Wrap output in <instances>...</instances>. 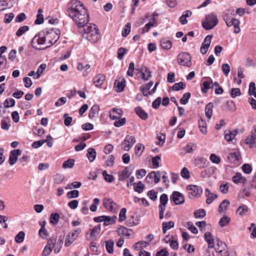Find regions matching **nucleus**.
<instances>
[{"label": "nucleus", "mask_w": 256, "mask_h": 256, "mask_svg": "<svg viewBox=\"0 0 256 256\" xmlns=\"http://www.w3.org/2000/svg\"><path fill=\"white\" fill-rule=\"evenodd\" d=\"M105 79L106 76L104 75L98 74L94 78L93 82L96 86L98 87L103 84Z\"/></svg>", "instance_id": "20"}, {"label": "nucleus", "mask_w": 256, "mask_h": 256, "mask_svg": "<svg viewBox=\"0 0 256 256\" xmlns=\"http://www.w3.org/2000/svg\"><path fill=\"white\" fill-rule=\"evenodd\" d=\"M218 24L217 16L214 14H210L206 16L202 26L205 30H210L216 26Z\"/></svg>", "instance_id": "3"}, {"label": "nucleus", "mask_w": 256, "mask_h": 256, "mask_svg": "<svg viewBox=\"0 0 256 256\" xmlns=\"http://www.w3.org/2000/svg\"><path fill=\"white\" fill-rule=\"evenodd\" d=\"M102 176L104 180L108 182H112L114 180V177L110 174H108L106 170L102 172Z\"/></svg>", "instance_id": "58"}, {"label": "nucleus", "mask_w": 256, "mask_h": 256, "mask_svg": "<svg viewBox=\"0 0 256 256\" xmlns=\"http://www.w3.org/2000/svg\"><path fill=\"white\" fill-rule=\"evenodd\" d=\"M170 199H172L176 205L180 204L184 202V196L178 192H173Z\"/></svg>", "instance_id": "11"}, {"label": "nucleus", "mask_w": 256, "mask_h": 256, "mask_svg": "<svg viewBox=\"0 0 256 256\" xmlns=\"http://www.w3.org/2000/svg\"><path fill=\"white\" fill-rule=\"evenodd\" d=\"M22 154L21 150L18 149L14 150L10 152L8 162L10 165H14L16 163L18 160V156H20Z\"/></svg>", "instance_id": "12"}, {"label": "nucleus", "mask_w": 256, "mask_h": 256, "mask_svg": "<svg viewBox=\"0 0 256 256\" xmlns=\"http://www.w3.org/2000/svg\"><path fill=\"white\" fill-rule=\"evenodd\" d=\"M44 34H45L46 41L50 46L56 43L60 38L59 33L52 29L46 32H44Z\"/></svg>", "instance_id": "5"}, {"label": "nucleus", "mask_w": 256, "mask_h": 256, "mask_svg": "<svg viewBox=\"0 0 256 256\" xmlns=\"http://www.w3.org/2000/svg\"><path fill=\"white\" fill-rule=\"evenodd\" d=\"M82 30H80L82 34V36L87 39L88 41L92 43L96 42L100 38L98 34V30L96 25L90 24H86L82 28Z\"/></svg>", "instance_id": "2"}, {"label": "nucleus", "mask_w": 256, "mask_h": 256, "mask_svg": "<svg viewBox=\"0 0 256 256\" xmlns=\"http://www.w3.org/2000/svg\"><path fill=\"white\" fill-rule=\"evenodd\" d=\"M126 208H122L120 210L119 214L118 221L120 222H123L126 218Z\"/></svg>", "instance_id": "61"}, {"label": "nucleus", "mask_w": 256, "mask_h": 256, "mask_svg": "<svg viewBox=\"0 0 256 256\" xmlns=\"http://www.w3.org/2000/svg\"><path fill=\"white\" fill-rule=\"evenodd\" d=\"M205 194L206 197L207 198L206 200V202L208 204H211L218 197L216 194L210 192L208 188L206 189Z\"/></svg>", "instance_id": "23"}, {"label": "nucleus", "mask_w": 256, "mask_h": 256, "mask_svg": "<svg viewBox=\"0 0 256 256\" xmlns=\"http://www.w3.org/2000/svg\"><path fill=\"white\" fill-rule=\"evenodd\" d=\"M186 86V84L182 82H180L174 84L172 86V89L174 90H179L183 89Z\"/></svg>", "instance_id": "64"}, {"label": "nucleus", "mask_w": 256, "mask_h": 256, "mask_svg": "<svg viewBox=\"0 0 256 256\" xmlns=\"http://www.w3.org/2000/svg\"><path fill=\"white\" fill-rule=\"evenodd\" d=\"M206 214V211L204 209L196 210L194 212V216L196 218H202Z\"/></svg>", "instance_id": "53"}, {"label": "nucleus", "mask_w": 256, "mask_h": 256, "mask_svg": "<svg viewBox=\"0 0 256 256\" xmlns=\"http://www.w3.org/2000/svg\"><path fill=\"white\" fill-rule=\"evenodd\" d=\"M248 93L250 96H254L256 98V86L254 82L250 84Z\"/></svg>", "instance_id": "42"}, {"label": "nucleus", "mask_w": 256, "mask_h": 256, "mask_svg": "<svg viewBox=\"0 0 256 256\" xmlns=\"http://www.w3.org/2000/svg\"><path fill=\"white\" fill-rule=\"evenodd\" d=\"M25 236V234L24 232L21 231L18 233L15 236V240L17 243L22 242Z\"/></svg>", "instance_id": "49"}, {"label": "nucleus", "mask_w": 256, "mask_h": 256, "mask_svg": "<svg viewBox=\"0 0 256 256\" xmlns=\"http://www.w3.org/2000/svg\"><path fill=\"white\" fill-rule=\"evenodd\" d=\"M154 84V82L152 81H150L148 84L142 86L140 87V90L142 92L144 96H148L151 95L150 90V89Z\"/></svg>", "instance_id": "16"}, {"label": "nucleus", "mask_w": 256, "mask_h": 256, "mask_svg": "<svg viewBox=\"0 0 256 256\" xmlns=\"http://www.w3.org/2000/svg\"><path fill=\"white\" fill-rule=\"evenodd\" d=\"M188 196L190 198L200 196L202 193V188L196 185H188L186 186Z\"/></svg>", "instance_id": "9"}, {"label": "nucleus", "mask_w": 256, "mask_h": 256, "mask_svg": "<svg viewBox=\"0 0 256 256\" xmlns=\"http://www.w3.org/2000/svg\"><path fill=\"white\" fill-rule=\"evenodd\" d=\"M29 28L27 26H24L19 28L16 32V35L18 36H20L24 34L26 32L28 31Z\"/></svg>", "instance_id": "48"}, {"label": "nucleus", "mask_w": 256, "mask_h": 256, "mask_svg": "<svg viewBox=\"0 0 256 256\" xmlns=\"http://www.w3.org/2000/svg\"><path fill=\"white\" fill-rule=\"evenodd\" d=\"M230 218L228 216H224L220 219L219 222L220 225L222 227H224L230 222Z\"/></svg>", "instance_id": "50"}, {"label": "nucleus", "mask_w": 256, "mask_h": 256, "mask_svg": "<svg viewBox=\"0 0 256 256\" xmlns=\"http://www.w3.org/2000/svg\"><path fill=\"white\" fill-rule=\"evenodd\" d=\"M16 102L14 98H6L4 102V107L8 108L9 107H12L15 105Z\"/></svg>", "instance_id": "46"}, {"label": "nucleus", "mask_w": 256, "mask_h": 256, "mask_svg": "<svg viewBox=\"0 0 256 256\" xmlns=\"http://www.w3.org/2000/svg\"><path fill=\"white\" fill-rule=\"evenodd\" d=\"M46 42V37L45 34H44V36L40 37V35H36L32 39V44L33 45V47L36 48L40 49V48H38L36 47L35 44H37L38 45H42L44 44Z\"/></svg>", "instance_id": "14"}, {"label": "nucleus", "mask_w": 256, "mask_h": 256, "mask_svg": "<svg viewBox=\"0 0 256 256\" xmlns=\"http://www.w3.org/2000/svg\"><path fill=\"white\" fill-rule=\"evenodd\" d=\"M222 70L224 74L226 76H228L230 70V66L228 64H224L222 66Z\"/></svg>", "instance_id": "62"}, {"label": "nucleus", "mask_w": 256, "mask_h": 256, "mask_svg": "<svg viewBox=\"0 0 256 256\" xmlns=\"http://www.w3.org/2000/svg\"><path fill=\"white\" fill-rule=\"evenodd\" d=\"M140 76L144 80H147L152 76L151 72L146 67H142L140 72Z\"/></svg>", "instance_id": "15"}, {"label": "nucleus", "mask_w": 256, "mask_h": 256, "mask_svg": "<svg viewBox=\"0 0 256 256\" xmlns=\"http://www.w3.org/2000/svg\"><path fill=\"white\" fill-rule=\"evenodd\" d=\"M190 96L191 94L190 92L185 93L180 100V102L182 104H186L190 97Z\"/></svg>", "instance_id": "56"}, {"label": "nucleus", "mask_w": 256, "mask_h": 256, "mask_svg": "<svg viewBox=\"0 0 256 256\" xmlns=\"http://www.w3.org/2000/svg\"><path fill=\"white\" fill-rule=\"evenodd\" d=\"M60 215L58 213L52 214L50 216V222L52 224H56L58 223Z\"/></svg>", "instance_id": "47"}, {"label": "nucleus", "mask_w": 256, "mask_h": 256, "mask_svg": "<svg viewBox=\"0 0 256 256\" xmlns=\"http://www.w3.org/2000/svg\"><path fill=\"white\" fill-rule=\"evenodd\" d=\"M125 86V80L124 78H119L116 80L114 84V87L116 91L118 92H122Z\"/></svg>", "instance_id": "17"}, {"label": "nucleus", "mask_w": 256, "mask_h": 256, "mask_svg": "<svg viewBox=\"0 0 256 256\" xmlns=\"http://www.w3.org/2000/svg\"><path fill=\"white\" fill-rule=\"evenodd\" d=\"M133 185L134 186V191L138 192L139 194L142 193L144 188V185L142 184L141 181H140L137 183H134Z\"/></svg>", "instance_id": "36"}, {"label": "nucleus", "mask_w": 256, "mask_h": 256, "mask_svg": "<svg viewBox=\"0 0 256 256\" xmlns=\"http://www.w3.org/2000/svg\"><path fill=\"white\" fill-rule=\"evenodd\" d=\"M135 137L132 136H126L121 144L122 148L128 151L136 142Z\"/></svg>", "instance_id": "7"}, {"label": "nucleus", "mask_w": 256, "mask_h": 256, "mask_svg": "<svg viewBox=\"0 0 256 256\" xmlns=\"http://www.w3.org/2000/svg\"><path fill=\"white\" fill-rule=\"evenodd\" d=\"M86 156L88 160L90 162H92L95 160L96 157V152L95 150L93 148H89L88 150V153Z\"/></svg>", "instance_id": "31"}, {"label": "nucleus", "mask_w": 256, "mask_h": 256, "mask_svg": "<svg viewBox=\"0 0 256 256\" xmlns=\"http://www.w3.org/2000/svg\"><path fill=\"white\" fill-rule=\"evenodd\" d=\"M100 200L98 198H95L94 200V204L90 205V209L92 212H96L97 210V207L100 204Z\"/></svg>", "instance_id": "59"}, {"label": "nucleus", "mask_w": 256, "mask_h": 256, "mask_svg": "<svg viewBox=\"0 0 256 256\" xmlns=\"http://www.w3.org/2000/svg\"><path fill=\"white\" fill-rule=\"evenodd\" d=\"M144 150V146L142 144H138L134 148V153L136 156L139 158Z\"/></svg>", "instance_id": "29"}, {"label": "nucleus", "mask_w": 256, "mask_h": 256, "mask_svg": "<svg viewBox=\"0 0 256 256\" xmlns=\"http://www.w3.org/2000/svg\"><path fill=\"white\" fill-rule=\"evenodd\" d=\"M81 232V229L78 228L70 232L67 236L65 241V246H70L78 238V234Z\"/></svg>", "instance_id": "10"}, {"label": "nucleus", "mask_w": 256, "mask_h": 256, "mask_svg": "<svg viewBox=\"0 0 256 256\" xmlns=\"http://www.w3.org/2000/svg\"><path fill=\"white\" fill-rule=\"evenodd\" d=\"M100 232V227L99 226H94L91 230L90 236L91 237H96Z\"/></svg>", "instance_id": "55"}, {"label": "nucleus", "mask_w": 256, "mask_h": 256, "mask_svg": "<svg viewBox=\"0 0 256 256\" xmlns=\"http://www.w3.org/2000/svg\"><path fill=\"white\" fill-rule=\"evenodd\" d=\"M248 208L246 205H242L238 207L237 210V212L240 216L246 215L248 212Z\"/></svg>", "instance_id": "44"}, {"label": "nucleus", "mask_w": 256, "mask_h": 256, "mask_svg": "<svg viewBox=\"0 0 256 256\" xmlns=\"http://www.w3.org/2000/svg\"><path fill=\"white\" fill-rule=\"evenodd\" d=\"M75 160L74 159H68V160L64 162L62 164V168H72L74 165Z\"/></svg>", "instance_id": "39"}, {"label": "nucleus", "mask_w": 256, "mask_h": 256, "mask_svg": "<svg viewBox=\"0 0 256 256\" xmlns=\"http://www.w3.org/2000/svg\"><path fill=\"white\" fill-rule=\"evenodd\" d=\"M162 226L163 232L165 234L168 230L174 226V222L172 221L169 222H163Z\"/></svg>", "instance_id": "41"}, {"label": "nucleus", "mask_w": 256, "mask_h": 256, "mask_svg": "<svg viewBox=\"0 0 256 256\" xmlns=\"http://www.w3.org/2000/svg\"><path fill=\"white\" fill-rule=\"evenodd\" d=\"M230 205V202L228 200H223L218 206V212L220 213L224 212L226 210L228 206Z\"/></svg>", "instance_id": "32"}, {"label": "nucleus", "mask_w": 256, "mask_h": 256, "mask_svg": "<svg viewBox=\"0 0 256 256\" xmlns=\"http://www.w3.org/2000/svg\"><path fill=\"white\" fill-rule=\"evenodd\" d=\"M131 25L130 23H128L122 30V34L124 37L126 36L130 32Z\"/></svg>", "instance_id": "54"}, {"label": "nucleus", "mask_w": 256, "mask_h": 256, "mask_svg": "<svg viewBox=\"0 0 256 256\" xmlns=\"http://www.w3.org/2000/svg\"><path fill=\"white\" fill-rule=\"evenodd\" d=\"M68 13L80 28L86 26L89 22L90 17L88 12L80 1L76 0L72 1V5L68 10Z\"/></svg>", "instance_id": "1"}, {"label": "nucleus", "mask_w": 256, "mask_h": 256, "mask_svg": "<svg viewBox=\"0 0 256 256\" xmlns=\"http://www.w3.org/2000/svg\"><path fill=\"white\" fill-rule=\"evenodd\" d=\"M134 166L130 165L126 167L122 170L119 171L118 172V180L119 181H123L130 176L133 172Z\"/></svg>", "instance_id": "6"}, {"label": "nucleus", "mask_w": 256, "mask_h": 256, "mask_svg": "<svg viewBox=\"0 0 256 256\" xmlns=\"http://www.w3.org/2000/svg\"><path fill=\"white\" fill-rule=\"evenodd\" d=\"M211 84H212V80L210 78V81L204 82L201 86L202 90L203 92H206L210 88Z\"/></svg>", "instance_id": "37"}, {"label": "nucleus", "mask_w": 256, "mask_h": 256, "mask_svg": "<svg viewBox=\"0 0 256 256\" xmlns=\"http://www.w3.org/2000/svg\"><path fill=\"white\" fill-rule=\"evenodd\" d=\"M128 50L124 48H120L118 49V58L120 60H122L124 58V56L127 53Z\"/></svg>", "instance_id": "51"}, {"label": "nucleus", "mask_w": 256, "mask_h": 256, "mask_svg": "<svg viewBox=\"0 0 256 256\" xmlns=\"http://www.w3.org/2000/svg\"><path fill=\"white\" fill-rule=\"evenodd\" d=\"M66 195L68 198H76L79 196V192L78 190H73L68 192Z\"/></svg>", "instance_id": "60"}, {"label": "nucleus", "mask_w": 256, "mask_h": 256, "mask_svg": "<svg viewBox=\"0 0 256 256\" xmlns=\"http://www.w3.org/2000/svg\"><path fill=\"white\" fill-rule=\"evenodd\" d=\"M134 110L136 114L142 120H146L148 118L147 114L141 107H136Z\"/></svg>", "instance_id": "25"}, {"label": "nucleus", "mask_w": 256, "mask_h": 256, "mask_svg": "<svg viewBox=\"0 0 256 256\" xmlns=\"http://www.w3.org/2000/svg\"><path fill=\"white\" fill-rule=\"evenodd\" d=\"M230 94L232 98H235L241 94L240 90L239 88H232L230 90Z\"/></svg>", "instance_id": "52"}, {"label": "nucleus", "mask_w": 256, "mask_h": 256, "mask_svg": "<svg viewBox=\"0 0 256 256\" xmlns=\"http://www.w3.org/2000/svg\"><path fill=\"white\" fill-rule=\"evenodd\" d=\"M228 159L232 162H235L240 159V155L238 152L230 153L228 156Z\"/></svg>", "instance_id": "35"}, {"label": "nucleus", "mask_w": 256, "mask_h": 256, "mask_svg": "<svg viewBox=\"0 0 256 256\" xmlns=\"http://www.w3.org/2000/svg\"><path fill=\"white\" fill-rule=\"evenodd\" d=\"M100 110L99 106L98 105L93 106L89 112L88 116L90 118H93L98 114Z\"/></svg>", "instance_id": "30"}, {"label": "nucleus", "mask_w": 256, "mask_h": 256, "mask_svg": "<svg viewBox=\"0 0 256 256\" xmlns=\"http://www.w3.org/2000/svg\"><path fill=\"white\" fill-rule=\"evenodd\" d=\"M256 140V128H254L252 132V134L250 136L245 140V143L250 145V147L252 148Z\"/></svg>", "instance_id": "19"}, {"label": "nucleus", "mask_w": 256, "mask_h": 256, "mask_svg": "<svg viewBox=\"0 0 256 256\" xmlns=\"http://www.w3.org/2000/svg\"><path fill=\"white\" fill-rule=\"evenodd\" d=\"M148 244L149 243L147 241H140L133 245V248L137 250H142L141 249L146 247Z\"/></svg>", "instance_id": "27"}, {"label": "nucleus", "mask_w": 256, "mask_h": 256, "mask_svg": "<svg viewBox=\"0 0 256 256\" xmlns=\"http://www.w3.org/2000/svg\"><path fill=\"white\" fill-rule=\"evenodd\" d=\"M150 174H152V178H154V182L156 184H158L160 182V177L162 174V172L160 171H158L156 172H150Z\"/></svg>", "instance_id": "40"}, {"label": "nucleus", "mask_w": 256, "mask_h": 256, "mask_svg": "<svg viewBox=\"0 0 256 256\" xmlns=\"http://www.w3.org/2000/svg\"><path fill=\"white\" fill-rule=\"evenodd\" d=\"M238 134L236 130H226L224 132V138L228 142H230L235 138Z\"/></svg>", "instance_id": "21"}, {"label": "nucleus", "mask_w": 256, "mask_h": 256, "mask_svg": "<svg viewBox=\"0 0 256 256\" xmlns=\"http://www.w3.org/2000/svg\"><path fill=\"white\" fill-rule=\"evenodd\" d=\"M103 205L106 209L113 212H116L118 208V205L110 198L104 199Z\"/></svg>", "instance_id": "8"}, {"label": "nucleus", "mask_w": 256, "mask_h": 256, "mask_svg": "<svg viewBox=\"0 0 256 256\" xmlns=\"http://www.w3.org/2000/svg\"><path fill=\"white\" fill-rule=\"evenodd\" d=\"M156 25L157 20L154 17L150 19L148 23L145 25V26L142 30V33L148 32L151 27L156 26Z\"/></svg>", "instance_id": "22"}, {"label": "nucleus", "mask_w": 256, "mask_h": 256, "mask_svg": "<svg viewBox=\"0 0 256 256\" xmlns=\"http://www.w3.org/2000/svg\"><path fill=\"white\" fill-rule=\"evenodd\" d=\"M240 22L238 20L232 18V26L234 28V32L235 34H238L240 31Z\"/></svg>", "instance_id": "43"}, {"label": "nucleus", "mask_w": 256, "mask_h": 256, "mask_svg": "<svg viewBox=\"0 0 256 256\" xmlns=\"http://www.w3.org/2000/svg\"><path fill=\"white\" fill-rule=\"evenodd\" d=\"M117 219L116 216H112L110 217V216H104V225L108 226L109 224H112L115 222L116 220Z\"/></svg>", "instance_id": "38"}, {"label": "nucleus", "mask_w": 256, "mask_h": 256, "mask_svg": "<svg viewBox=\"0 0 256 256\" xmlns=\"http://www.w3.org/2000/svg\"><path fill=\"white\" fill-rule=\"evenodd\" d=\"M54 178V182L57 184L62 183L64 180V176L59 174H55Z\"/></svg>", "instance_id": "63"}, {"label": "nucleus", "mask_w": 256, "mask_h": 256, "mask_svg": "<svg viewBox=\"0 0 256 256\" xmlns=\"http://www.w3.org/2000/svg\"><path fill=\"white\" fill-rule=\"evenodd\" d=\"M46 68V64H41L37 70L36 74V78H38L40 77L41 74L43 73L44 70Z\"/></svg>", "instance_id": "57"}, {"label": "nucleus", "mask_w": 256, "mask_h": 256, "mask_svg": "<svg viewBox=\"0 0 256 256\" xmlns=\"http://www.w3.org/2000/svg\"><path fill=\"white\" fill-rule=\"evenodd\" d=\"M198 128L203 134H205L207 133L206 124L204 120L201 119L198 121Z\"/></svg>", "instance_id": "33"}, {"label": "nucleus", "mask_w": 256, "mask_h": 256, "mask_svg": "<svg viewBox=\"0 0 256 256\" xmlns=\"http://www.w3.org/2000/svg\"><path fill=\"white\" fill-rule=\"evenodd\" d=\"M213 107V104L212 102H209L205 108L206 116L208 119H210L212 116Z\"/></svg>", "instance_id": "28"}, {"label": "nucleus", "mask_w": 256, "mask_h": 256, "mask_svg": "<svg viewBox=\"0 0 256 256\" xmlns=\"http://www.w3.org/2000/svg\"><path fill=\"white\" fill-rule=\"evenodd\" d=\"M204 239L208 244V248H212L214 247V238L210 232H207L204 234Z\"/></svg>", "instance_id": "26"}, {"label": "nucleus", "mask_w": 256, "mask_h": 256, "mask_svg": "<svg viewBox=\"0 0 256 256\" xmlns=\"http://www.w3.org/2000/svg\"><path fill=\"white\" fill-rule=\"evenodd\" d=\"M178 64L182 66L190 67L192 63V56L190 54L187 52H182L179 54L177 57Z\"/></svg>", "instance_id": "4"}, {"label": "nucleus", "mask_w": 256, "mask_h": 256, "mask_svg": "<svg viewBox=\"0 0 256 256\" xmlns=\"http://www.w3.org/2000/svg\"><path fill=\"white\" fill-rule=\"evenodd\" d=\"M122 115V111L121 109L113 108L110 112V117L112 120H116L120 118Z\"/></svg>", "instance_id": "18"}, {"label": "nucleus", "mask_w": 256, "mask_h": 256, "mask_svg": "<svg viewBox=\"0 0 256 256\" xmlns=\"http://www.w3.org/2000/svg\"><path fill=\"white\" fill-rule=\"evenodd\" d=\"M232 182L236 184L238 183L244 184L246 181V178L242 176L240 172L236 173V175L232 177Z\"/></svg>", "instance_id": "24"}, {"label": "nucleus", "mask_w": 256, "mask_h": 256, "mask_svg": "<svg viewBox=\"0 0 256 256\" xmlns=\"http://www.w3.org/2000/svg\"><path fill=\"white\" fill-rule=\"evenodd\" d=\"M114 242L112 240H108L106 242V247L107 252L110 254H112L114 252Z\"/></svg>", "instance_id": "45"}, {"label": "nucleus", "mask_w": 256, "mask_h": 256, "mask_svg": "<svg viewBox=\"0 0 256 256\" xmlns=\"http://www.w3.org/2000/svg\"><path fill=\"white\" fill-rule=\"evenodd\" d=\"M160 46L164 49L169 50L172 48V42L169 40L163 38L160 40Z\"/></svg>", "instance_id": "34"}, {"label": "nucleus", "mask_w": 256, "mask_h": 256, "mask_svg": "<svg viewBox=\"0 0 256 256\" xmlns=\"http://www.w3.org/2000/svg\"><path fill=\"white\" fill-rule=\"evenodd\" d=\"M117 232L118 236H126L127 238H129L134 234L132 230L127 228L124 226L119 228L117 230Z\"/></svg>", "instance_id": "13"}]
</instances>
